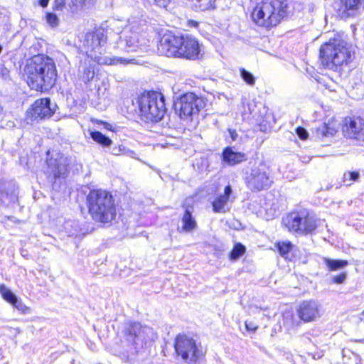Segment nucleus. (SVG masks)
<instances>
[{
    "label": "nucleus",
    "instance_id": "1",
    "mask_svg": "<svg viewBox=\"0 0 364 364\" xmlns=\"http://www.w3.org/2000/svg\"><path fill=\"white\" fill-rule=\"evenodd\" d=\"M23 76L32 90L47 91L55 83L57 70L52 58L38 55L27 62Z\"/></svg>",
    "mask_w": 364,
    "mask_h": 364
},
{
    "label": "nucleus",
    "instance_id": "2",
    "mask_svg": "<svg viewBox=\"0 0 364 364\" xmlns=\"http://www.w3.org/2000/svg\"><path fill=\"white\" fill-rule=\"evenodd\" d=\"M319 59L325 68L341 73L355 59V50L352 45L337 36L321 46Z\"/></svg>",
    "mask_w": 364,
    "mask_h": 364
},
{
    "label": "nucleus",
    "instance_id": "3",
    "mask_svg": "<svg viewBox=\"0 0 364 364\" xmlns=\"http://www.w3.org/2000/svg\"><path fill=\"white\" fill-rule=\"evenodd\" d=\"M124 334L125 340L117 350L118 356L124 362L134 360L136 355L156 338L151 328L136 322L127 324Z\"/></svg>",
    "mask_w": 364,
    "mask_h": 364
},
{
    "label": "nucleus",
    "instance_id": "4",
    "mask_svg": "<svg viewBox=\"0 0 364 364\" xmlns=\"http://www.w3.org/2000/svg\"><path fill=\"white\" fill-rule=\"evenodd\" d=\"M158 51L161 55L168 57L196 60L199 58L201 49L198 41L192 36L166 33L160 39Z\"/></svg>",
    "mask_w": 364,
    "mask_h": 364
},
{
    "label": "nucleus",
    "instance_id": "5",
    "mask_svg": "<svg viewBox=\"0 0 364 364\" xmlns=\"http://www.w3.org/2000/svg\"><path fill=\"white\" fill-rule=\"evenodd\" d=\"M291 14L292 6L287 0H267L257 4L251 16L257 25L269 28Z\"/></svg>",
    "mask_w": 364,
    "mask_h": 364
},
{
    "label": "nucleus",
    "instance_id": "6",
    "mask_svg": "<svg viewBox=\"0 0 364 364\" xmlns=\"http://www.w3.org/2000/svg\"><path fill=\"white\" fill-rule=\"evenodd\" d=\"M87 204L95 221L108 223L115 218L114 200L109 192L102 189L90 191L87 196Z\"/></svg>",
    "mask_w": 364,
    "mask_h": 364
},
{
    "label": "nucleus",
    "instance_id": "7",
    "mask_svg": "<svg viewBox=\"0 0 364 364\" xmlns=\"http://www.w3.org/2000/svg\"><path fill=\"white\" fill-rule=\"evenodd\" d=\"M105 45L106 36L102 31L87 33L83 41V47L87 58H90L98 64H127L134 60V59L127 60L119 57L111 58L102 56L105 51Z\"/></svg>",
    "mask_w": 364,
    "mask_h": 364
},
{
    "label": "nucleus",
    "instance_id": "8",
    "mask_svg": "<svg viewBox=\"0 0 364 364\" xmlns=\"http://www.w3.org/2000/svg\"><path fill=\"white\" fill-rule=\"evenodd\" d=\"M140 116L146 122H159L166 112L164 96L156 92L144 93L137 100Z\"/></svg>",
    "mask_w": 364,
    "mask_h": 364
},
{
    "label": "nucleus",
    "instance_id": "9",
    "mask_svg": "<svg viewBox=\"0 0 364 364\" xmlns=\"http://www.w3.org/2000/svg\"><path fill=\"white\" fill-rule=\"evenodd\" d=\"M174 348L177 356L188 364H196L204 355L200 343L185 333L178 334L176 337Z\"/></svg>",
    "mask_w": 364,
    "mask_h": 364
},
{
    "label": "nucleus",
    "instance_id": "10",
    "mask_svg": "<svg viewBox=\"0 0 364 364\" xmlns=\"http://www.w3.org/2000/svg\"><path fill=\"white\" fill-rule=\"evenodd\" d=\"M283 222L291 231L302 234L311 233L316 230L320 222L312 212L304 209L289 214Z\"/></svg>",
    "mask_w": 364,
    "mask_h": 364
},
{
    "label": "nucleus",
    "instance_id": "11",
    "mask_svg": "<svg viewBox=\"0 0 364 364\" xmlns=\"http://www.w3.org/2000/svg\"><path fill=\"white\" fill-rule=\"evenodd\" d=\"M141 22L132 21L122 33L117 43L118 48L125 52H136L146 46L145 39H139V31L142 30Z\"/></svg>",
    "mask_w": 364,
    "mask_h": 364
},
{
    "label": "nucleus",
    "instance_id": "12",
    "mask_svg": "<svg viewBox=\"0 0 364 364\" xmlns=\"http://www.w3.org/2000/svg\"><path fill=\"white\" fill-rule=\"evenodd\" d=\"M205 106L203 100L193 92L181 96L175 102V110L183 120L191 119Z\"/></svg>",
    "mask_w": 364,
    "mask_h": 364
},
{
    "label": "nucleus",
    "instance_id": "13",
    "mask_svg": "<svg viewBox=\"0 0 364 364\" xmlns=\"http://www.w3.org/2000/svg\"><path fill=\"white\" fill-rule=\"evenodd\" d=\"M245 180L248 188L255 191L267 189L272 183L267 167L262 163L252 168Z\"/></svg>",
    "mask_w": 364,
    "mask_h": 364
},
{
    "label": "nucleus",
    "instance_id": "14",
    "mask_svg": "<svg viewBox=\"0 0 364 364\" xmlns=\"http://www.w3.org/2000/svg\"><path fill=\"white\" fill-rule=\"evenodd\" d=\"M55 107L56 105L52 106L49 98L38 99L27 111L26 121L33 123L50 118L54 114Z\"/></svg>",
    "mask_w": 364,
    "mask_h": 364
},
{
    "label": "nucleus",
    "instance_id": "15",
    "mask_svg": "<svg viewBox=\"0 0 364 364\" xmlns=\"http://www.w3.org/2000/svg\"><path fill=\"white\" fill-rule=\"evenodd\" d=\"M342 131L347 138L364 141V119L358 117H346Z\"/></svg>",
    "mask_w": 364,
    "mask_h": 364
},
{
    "label": "nucleus",
    "instance_id": "16",
    "mask_svg": "<svg viewBox=\"0 0 364 364\" xmlns=\"http://www.w3.org/2000/svg\"><path fill=\"white\" fill-rule=\"evenodd\" d=\"M299 318L305 323L315 321L319 317L318 304L316 301H304L297 309Z\"/></svg>",
    "mask_w": 364,
    "mask_h": 364
},
{
    "label": "nucleus",
    "instance_id": "17",
    "mask_svg": "<svg viewBox=\"0 0 364 364\" xmlns=\"http://www.w3.org/2000/svg\"><path fill=\"white\" fill-rule=\"evenodd\" d=\"M47 164L55 178L63 176L67 173L68 161L63 154L58 153L55 158L47 159Z\"/></svg>",
    "mask_w": 364,
    "mask_h": 364
},
{
    "label": "nucleus",
    "instance_id": "18",
    "mask_svg": "<svg viewBox=\"0 0 364 364\" xmlns=\"http://www.w3.org/2000/svg\"><path fill=\"white\" fill-rule=\"evenodd\" d=\"M364 7V0H340L338 11L343 17L355 16Z\"/></svg>",
    "mask_w": 364,
    "mask_h": 364
},
{
    "label": "nucleus",
    "instance_id": "19",
    "mask_svg": "<svg viewBox=\"0 0 364 364\" xmlns=\"http://www.w3.org/2000/svg\"><path fill=\"white\" fill-rule=\"evenodd\" d=\"M232 193V188L230 185L225 186L224 194L218 196L212 203L213 209L215 213H225L228 210L227 203Z\"/></svg>",
    "mask_w": 364,
    "mask_h": 364
},
{
    "label": "nucleus",
    "instance_id": "20",
    "mask_svg": "<svg viewBox=\"0 0 364 364\" xmlns=\"http://www.w3.org/2000/svg\"><path fill=\"white\" fill-rule=\"evenodd\" d=\"M222 155L223 161L229 166L237 165L247 159L245 154L235 151L232 147H226Z\"/></svg>",
    "mask_w": 364,
    "mask_h": 364
},
{
    "label": "nucleus",
    "instance_id": "21",
    "mask_svg": "<svg viewBox=\"0 0 364 364\" xmlns=\"http://www.w3.org/2000/svg\"><path fill=\"white\" fill-rule=\"evenodd\" d=\"M78 70L80 77L85 82L92 80L95 77V64L90 60H85L82 62Z\"/></svg>",
    "mask_w": 364,
    "mask_h": 364
},
{
    "label": "nucleus",
    "instance_id": "22",
    "mask_svg": "<svg viewBox=\"0 0 364 364\" xmlns=\"http://www.w3.org/2000/svg\"><path fill=\"white\" fill-rule=\"evenodd\" d=\"M336 132L337 129L332 123H323L315 129L316 138L321 140L332 137L336 134Z\"/></svg>",
    "mask_w": 364,
    "mask_h": 364
},
{
    "label": "nucleus",
    "instance_id": "23",
    "mask_svg": "<svg viewBox=\"0 0 364 364\" xmlns=\"http://www.w3.org/2000/svg\"><path fill=\"white\" fill-rule=\"evenodd\" d=\"M182 230L184 232H191L196 228L197 223L192 215V210L187 208L182 218Z\"/></svg>",
    "mask_w": 364,
    "mask_h": 364
},
{
    "label": "nucleus",
    "instance_id": "24",
    "mask_svg": "<svg viewBox=\"0 0 364 364\" xmlns=\"http://www.w3.org/2000/svg\"><path fill=\"white\" fill-rule=\"evenodd\" d=\"M91 138L97 144L104 147H109L112 144V141L105 134L98 131H90Z\"/></svg>",
    "mask_w": 364,
    "mask_h": 364
},
{
    "label": "nucleus",
    "instance_id": "25",
    "mask_svg": "<svg viewBox=\"0 0 364 364\" xmlns=\"http://www.w3.org/2000/svg\"><path fill=\"white\" fill-rule=\"evenodd\" d=\"M323 261L330 271H336L343 269L348 264L347 260L333 259L325 257L323 258Z\"/></svg>",
    "mask_w": 364,
    "mask_h": 364
},
{
    "label": "nucleus",
    "instance_id": "26",
    "mask_svg": "<svg viewBox=\"0 0 364 364\" xmlns=\"http://www.w3.org/2000/svg\"><path fill=\"white\" fill-rule=\"evenodd\" d=\"M16 193L15 184L11 181H5L0 178V198L4 196L14 195Z\"/></svg>",
    "mask_w": 364,
    "mask_h": 364
},
{
    "label": "nucleus",
    "instance_id": "27",
    "mask_svg": "<svg viewBox=\"0 0 364 364\" xmlns=\"http://www.w3.org/2000/svg\"><path fill=\"white\" fill-rule=\"evenodd\" d=\"M217 0H195L193 5L196 11H205L216 8Z\"/></svg>",
    "mask_w": 364,
    "mask_h": 364
},
{
    "label": "nucleus",
    "instance_id": "28",
    "mask_svg": "<svg viewBox=\"0 0 364 364\" xmlns=\"http://www.w3.org/2000/svg\"><path fill=\"white\" fill-rule=\"evenodd\" d=\"M0 293L2 295L3 298L12 305L18 299L17 296L9 289H7L4 285L0 286Z\"/></svg>",
    "mask_w": 364,
    "mask_h": 364
},
{
    "label": "nucleus",
    "instance_id": "29",
    "mask_svg": "<svg viewBox=\"0 0 364 364\" xmlns=\"http://www.w3.org/2000/svg\"><path fill=\"white\" fill-rule=\"evenodd\" d=\"M245 252V247L241 243L236 244L230 254L231 260H236Z\"/></svg>",
    "mask_w": 364,
    "mask_h": 364
},
{
    "label": "nucleus",
    "instance_id": "30",
    "mask_svg": "<svg viewBox=\"0 0 364 364\" xmlns=\"http://www.w3.org/2000/svg\"><path fill=\"white\" fill-rule=\"evenodd\" d=\"M360 174L357 171H348L343 174V183L346 186H350L352 182L358 181Z\"/></svg>",
    "mask_w": 364,
    "mask_h": 364
},
{
    "label": "nucleus",
    "instance_id": "31",
    "mask_svg": "<svg viewBox=\"0 0 364 364\" xmlns=\"http://www.w3.org/2000/svg\"><path fill=\"white\" fill-rule=\"evenodd\" d=\"M240 73L241 77L248 85L253 86L255 85V78L251 73L245 68H240Z\"/></svg>",
    "mask_w": 364,
    "mask_h": 364
},
{
    "label": "nucleus",
    "instance_id": "32",
    "mask_svg": "<svg viewBox=\"0 0 364 364\" xmlns=\"http://www.w3.org/2000/svg\"><path fill=\"white\" fill-rule=\"evenodd\" d=\"M277 247L280 255L284 257L291 250L292 245L290 242H279Z\"/></svg>",
    "mask_w": 364,
    "mask_h": 364
},
{
    "label": "nucleus",
    "instance_id": "33",
    "mask_svg": "<svg viewBox=\"0 0 364 364\" xmlns=\"http://www.w3.org/2000/svg\"><path fill=\"white\" fill-rule=\"evenodd\" d=\"M13 306L20 311L21 313L24 314H28L31 313V309L28 306H26L21 300H18V299L14 303Z\"/></svg>",
    "mask_w": 364,
    "mask_h": 364
},
{
    "label": "nucleus",
    "instance_id": "34",
    "mask_svg": "<svg viewBox=\"0 0 364 364\" xmlns=\"http://www.w3.org/2000/svg\"><path fill=\"white\" fill-rule=\"evenodd\" d=\"M47 23L54 27L57 26L58 24V18L56 14L53 13H47L46 16Z\"/></svg>",
    "mask_w": 364,
    "mask_h": 364
},
{
    "label": "nucleus",
    "instance_id": "35",
    "mask_svg": "<svg viewBox=\"0 0 364 364\" xmlns=\"http://www.w3.org/2000/svg\"><path fill=\"white\" fill-rule=\"evenodd\" d=\"M150 4H155L161 8H167L173 0H147Z\"/></svg>",
    "mask_w": 364,
    "mask_h": 364
},
{
    "label": "nucleus",
    "instance_id": "36",
    "mask_svg": "<svg viewBox=\"0 0 364 364\" xmlns=\"http://www.w3.org/2000/svg\"><path fill=\"white\" fill-rule=\"evenodd\" d=\"M255 107L256 104L254 101L247 102V105L244 107L243 115L253 114Z\"/></svg>",
    "mask_w": 364,
    "mask_h": 364
},
{
    "label": "nucleus",
    "instance_id": "37",
    "mask_svg": "<svg viewBox=\"0 0 364 364\" xmlns=\"http://www.w3.org/2000/svg\"><path fill=\"white\" fill-rule=\"evenodd\" d=\"M296 133L299 136V137L302 140L306 139L309 135L307 131L304 128L301 127H299L296 129Z\"/></svg>",
    "mask_w": 364,
    "mask_h": 364
},
{
    "label": "nucleus",
    "instance_id": "38",
    "mask_svg": "<svg viewBox=\"0 0 364 364\" xmlns=\"http://www.w3.org/2000/svg\"><path fill=\"white\" fill-rule=\"evenodd\" d=\"M347 274L346 272L341 273L338 275L334 276L333 277V281L334 283L340 284H343L346 279Z\"/></svg>",
    "mask_w": 364,
    "mask_h": 364
},
{
    "label": "nucleus",
    "instance_id": "39",
    "mask_svg": "<svg viewBox=\"0 0 364 364\" xmlns=\"http://www.w3.org/2000/svg\"><path fill=\"white\" fill-rule=\"evenodd\" d=\"M245 327L247 331H255L257 329V326H256L252 322H245Z\"/></svg>",
    "mask_w": 364,
    "mask_h": 364
},
{
    "label": "nucleus",
    "instance_id": "40",
    "mask_svg": "<svg viewBox=\"0 0 364 364\" xmlns=\"http://www.w3.org/2000/svg\"><path fill=\"white\" fill-rule=\"evenodd\" d=\"M230 137L232 141H236L238 136L237 132L234 129H228Z\"/></svg>",
    "mask_w": 364,
    "mask_h": 364
},
{
    "label": "nucleus",
    "instance_id": "41",
    "mask_svg": "<svg viewBox=\"0 0 364 364\" xmlns=\"http://www.w3.org/2000/svg\"><path fill=\"white\" fill-rule=\"evenodd\" d=\"M49 0H38L40 6L45 8L48 6Z\"/></svg>",
    "mask_w": 364,
    "mask_h": 364
},
{
    "label": "nucleus",
    "instance_id": "42",
    "mask_svg": "<svg viewBox=\"0 0 364 364\" xmlns=\"http://www.w3.org/2000/svg\"><path fill=\"white\" fill-rule=\"evenodd\" d=\"M115 150H116V149H113V153H114V154H115V155L119 154L117 152H116V151H115Z\"/></svg>",
    "mask_w": 364,
    "mask_h": 364
},
{
    "label": "nucleus",
    "instance_id": "43",
    "mask_svg": "<svg viewBox=\"0 0 364 364\" xmlns=\"http://www.w3.org/2000/svg\"><path fill=\"white\" fill-rule=\"evenodd\" d=\"M2 49H3V48H2V46L0 45V53H1V51H2Z\"/></svg>",
    "mask_w": 364,
    "mask_h": 364
},
{
    "label": "nucleus",
    "instance_id": "44",
    "mask_svg": "<svg viewBox=\"0 0 364 364\" xmlns=\"http://www.w3.org/2000/svg\"><path fill=\"white\" fill-rule=\"evenodd\" d=\"M100 90H101V89H100V88H99V89H98V92H99V93H100Z\"/></svg>",
    "mask_w": 364,
    "mask_h": 364
},
{
    "label": "nucleus",
    "instance_id": "45",
    "mask_svg": "<svg viewBox=\"0 0 364 364\" xmlns=\"http://www.w3.org/2000/svg\"><path fill=\"white\" fill-rule=\"evenodd\" d=\"M362 314L364 316V311H363Z\"/></svg>",
    "mask_w": 364,
    "mask_h": 364
}]
</instances>
